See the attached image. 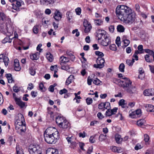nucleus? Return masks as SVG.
I'll return each instance as SVG.
<instances>
[{
    "label": "nucleus",
    "mask_w": 154,
    "mask_h": 154,
    "mask_svg": "<svg viewBox=\"0 0 154 154\" xmlns=\"http://www.w3.org/2000/svg\"><path fill=\"white\" fill-rule=\"evenodd\" d=\"M76 14L78 15H80L81 13V10L80 8H78L75 10Z\"/></svg>",
    "instance_id": "8fccbe9b"
},
{
    "label": "nucleus",
    "mask_w": 154,
    "mask_h": 154,
    "mask_svg": "<svg viewBox=\"0 0 154 154\" xmlns=\"http://www.w3.org/2000/svg\"><path fill=\"white\" fill-rule=\"evenodd\" d=\"M5 27V22H3L2 23H0V31L4 34L6 33L5 31H4V28Z\"/></svg>",
    "instance_id": "c756f323"
},
{
    "label": "nucleus",
    "mask_w": 154,
    "mask_h": 154,
    "mask_svg": "<svg viewBox=\"0 0 154 154\" xmlns=\"http://www.w3.org/2000/svg\"><path fill=\"white\" fill-rule=\"evenodd\" d=\"M6 23H11V20L10 18L6 16L5 19V21Z\"/></svg>",
    "instance_id": "052dcab7"
},
{
    "label": "nucleus",
    "mask_w": 154,
    "mask_h": 154,
    "mask_svg": "<svg viewBox=\"0 0 154 154\" xmlns=\"http://www.w3.org/2000/svg\"><path fill=\"white\" fill-rule=\"evenodd\" d=\"M125 47L127 46L130 43V41L129 40H126L123 41Z\"/></svg>",
    "instance_id": "603ef678"
},
{
    "label": "nucleus",
    "mask_w": 154,
    "mask_h": 154,
    "mask_svg": "<svg viewBox=\"0 0 154 154\" xmlns=\"http://www.w3.org/2000/svg\"><path fill=\"white\" fill-rule=\"evenodd\" d=\"M109 31L112 33L113 32L114 30V27L113 26L111 25L109 26Z\"/></svg>",
    "instance_id": "bf43d9fd"
},
{
    "label": "nucleus",
    "mask_w": 154,
    "mask_h": 154,
    "mask_svg": "<svg viewBox=\"0 0 154 154\" xmlns=\"http://www.w3.org/2000/svg\"><path fill=\"white\" fill-rule=\"evenodd\" d=\"M125 101L123 99H121L119 100V104L123 108L127 107L125 103Z\"/></svg>",
    "instance_id": "5701e85b"
},
{
    "label": "nucleus",
    "mask_w": 154,
    "mask_h": 154,
    "mask_svg": "<svg viewBox=\"0 0 154 154\" xmlns=\"http://www.w3.org/2000/svg\"><path fill=\"white\" fill-rule=\"evenodd\" d=\"M145 96H149L154 95V89H150L145 90L143 92Z\"/></svg>",
    "instance_id": "ddd939ff"
},
{
    "label": "nucleus",
    "mask_w": 154,
    "mask_h": 154,
    "mask_svg": "<svg viewBox=\"0 0 154 154\" xmlns=\"http://www.w3.org/2000/svg\"><path fill=\"white\" fill-rule=\"evenodd\" d=\"M95 53L96 55L99 56L101 57H103L104 55L103 54L102 52L99 51H95Z\"/></svg>",
    "instance_id": "c03bdc74"
},
{
    "label": "nucleus",
    "mask_w": 154,
    "mask_h": 154,
    "mask_svg": "<svg viewBox=\"0 0 154 154\" xmlns=\"http://www.w3.org/2000/svg\"><path fill=\"white\" fill-rule=\"evenodd\" d=\"M149 140V136L146 134L144 135V140L145 142H147Z\"/></svg>",
    "instance_id": "13d9d810"
},
{
    "label": "nucleus",
    "mask_w": 154,
    "mask_h": 154,
    "mask_svg": "<svg viewBox=\"0 0 154 154\" xmlns=\"http://www.w3.org/2000/svg\"><path fill=\"white\" fill-rule=\"evenodd\" d=\"M67 18L69 22H71V19L72 18V13L69 12H67L66 13Z\"/></svg>",
    "instance_id": "f704fd0d"
},
{
    "label": "nucleus",
    "mask_w": 154,
    "mask_h": 154,
    "mask_svg": "<svg viewBox=\"0 0 154 154\" xmlns=\"http://www.w3.org/2000/svg\"><path fill=\"white\" fill-rule=\"evenodd\" d=\"M106 139V135H104L103 134H100L99 137V140L100 141L105 140Z\"/></svg>",
    "instance_id": "7c9ffc66"
},
{
    "label": "nucleus",
    "mask_w": 154,
    "mask_h": 154,
    "mask_svg": "<svg viewBox=\"0 0 154 154\" xmlns=\"http://www.w3.org/2000/svg\"><path fill=\"white\" fill-rule=\"evenodd\" d=\"M6 16L3 12H0V20L5 22Z\"/></svg>",
    "instance_id": "c85d7f7f"
},
{
    "label": "nucleus",
    "mask_w": 154,
    "mask_h": 154,
    "mask_svg": "<svg viewBox=\"0 0 154 154\" xmlns=\"http://www.w3.org/2000/svg\"><path fill=\"white\" fill-rule=\"evenodd\" d=\"M30 58L32 60H37L39 58V54L36 53L30 55Z\"/></svg>",
    "instance_id": "aec40b11"
},
{
    "label": "nucleus",
    "mask_w": 154,
    "mask_h": 154,
    "mask_svg": "<svg viewBox=\"0 0 154 154\" xmlns=\"http://www.w3.org/2000/svg\"><path fill=\"white\" fill-rule=\"evenodd\" d=\"M54 2V0H47V1L46 5L53 4Z\"/></svg>",
    "instance_id": "e2e57ef3"
},
{
    "label": "nucleus",
    "mask_w": 154,
    "mask_h": 154,
    "mask_svg": "<svg viewBox=\"0 0 154 154\" xmlns=\"http://www.w3.org/2000/svg\"><path fill=\"white\" fill-rule=\"evenodd\" d=\"M117 16L121 20L125 23L131 24L135 21V14L131 9L124 5H118L116 9Z\"/></svg>",
    "instance_id": "f257e3e1"
},
{
    "label": "nucleus",
    "mask_w": 154,
    "mask_h": 154,
    "mask_svg": "<svg viewBox=\"0 0 154 154\" xmlns=\"http://www.w3.org/2000/svg\"><path fill=\"white\" fill-rule=\"evenodd\" d=\"M105 60L104 59L101 57L97 58V64L94 65V67L97 68L101 69L103 68L104 66Z\"/></svg>",
    "instance_id": "39448f33"
},
{
    "label": "nucleus",
    "mask_w": 154,
    "mask_h": 154,
    "mask_svg": "<svg viewBox=\"0 0 154 154\" xmlns=\"http://www.w3.org/2000/svg\"><path fill=\"white\" fill-rule=\"evenodd\" d=\"M9 60L8 58L5 56H4L3 62H4L5 65L7 66L8 65V63Z\"/></svg>",
    "instance_id": "37998d69"
},
{
    "label": "nucleus",
    "mask_w": 154,
    "mask_h": 154,
    "mask_svg": "<svg viewBox=\"0 0 154 154\" xmlns=\"http://www.w3.org/2000/svg\"><path fill=\"white\" fill-rule=\"evenodd\" d=\"M109 49L113 51H116L117 50V48L116 45L115 44H112L109 47Z\"/></svg>",
    "instance_id": "ea45409f"
},
{
    "label": "nucleus",
    "mask_w": 154,
    "mask_h": 154,
    "mask_svg": "<svg viewBox=\"0 0 154 154\" xmlns=\"http://www.w3.org/2000/svg\"><path fill=\"white\" fill-rule=\"evenodd\" d=\"M100 42V44L103 46H106L111 43L110 37L108 35L106 36Z\"/></svg>",
    "instance_id": "0eeeda50"
},
{
    "label": "nucleus",
    "mask_w": 154,
    "mask_h": 154,
    "mask_svg": "<svg viewBox=\"0 0 154 154\" xmlns=\"http://www.w3.org/2000/svg\"><path fill=\"white\" fill-rule=\"evenodd\" d=\"M47 59L50 62H52L53 60L52 55L50 53H48L46 55Z\"/></svg>",
    "instance_id": "cd10ccee"
},
{
    "label": "nucleus",
    "mask_w": 154,
    "mask_h": 154,
    "mask_svg": "<svg viewBox=\"0 0 154 154\" xmlns=\"http://www.w3.org/2000/svg\"><path fill=\"white\" fill-rule=\"evenodd\" d=\"M96 135L94 136H91L89 139V141L91 143H94L95 141V140L94 139V137L96 136Z\"/></svg>",
    "instance_id": "de8ad7c7"
},
{
    "label": "nucleus",
    "mask_w": 154,
    "mask_h": 154,
    "mask_svg": "<svg viewBox=\"0 0 154 154\" xmlns=\"http://www.w3.org/2000/svg\"><path fill=\"white\" fill-rule=\"evenodd\" d=\"M69 58L64 57V56H62L60 58V61L61 63H67L69 62Z\"/></svg>",
    "instance_id": "393cba45"
},
{
    "label": "nucleus",
    "mask_w": 154,
    "mask_h": 154,
    "mask_svg": "<svg viewBox=\"0 0 154 154\" xmlns=\"http://www.w3.org/2000/svg\"><path fill=\"white\" fill-rule=\"evenodd\" d=\"M15 129L17 132L20 134L26 131V127L24 122H15Z\"/></svg>",
    "instance_id": "20e7f679"
},
{
    "label": "nucleus",
    "mask_w": 154,
    "mask_h": 154,
    "mask_svg": "<svg viewBox=\"0 0 154 154\" xmlns=\"http://www.w3.org/2000/svg\"><path fill=\"white\" fill-rule=\"evenodd\" d=\"M93 100L92 98H87L86 99V103L88 105H90L92 103Z\"/></svg>",
    "instance_id": "3c124183"
},
{
    "label": "nucleus",
    "mask_w": 154,
    "mask_h": 154,
    "mask_svg": "<svg viewBox=\"0 0 154 154\" xmlns=\"http://www.w3.org/2000/svg\"><path fill=\"white\" fill-rule=\"evenodd\" d=\"M101 82L97 78L93 81V83L97 85H99Z\"/></svg>",
    "instance_id": "c9c22d12"
},
{
    "label": "nucleus",
    "mask_w": 154,
    "mask_h": 154,
    "mask_svg": "<svg viewBox=\"0 0 154 154\" xmlns=\"http://www.w3.org/2000/svg\"><path fill=\"white\" fill-rule=\"evenodd\" d=\"M6 77L8 79V82L9 83H11L14 82V80L12 77V75L10 74H8L6 75Z\"/></svg>",
    "instance_id": "412c9836"
},
{
    "label": "nucleus",
    "mask_w": 154,
    "mask_h": 154,
    "mask_svg": "<svg viewBox=\"0 0 154 154\" xmlns=\"http://www.w3.org/2000/svg\"><path fill=\"white\" fill-rule=\"evenodd\" d=\"M116 43L118 47L121 45L120 38V37H117L116 40Z\"/></svg>",
    "instance_id": "79ce46f5"
},
{
    "label": "nucleus",
    "mask_w": 154,
    "mask_h": 154,
    "mask_svg": "<svg viewBox=\"0 0 154 154\" xmlns=\"http://www.w3.org/2000/svg\"><path fill=\"white\" fill-rule=\"evenodd\" d=\"M131 112V111H129V116L131 117L132 118H134L136 117V115L135 113H134V112Z\"/></svg>",
    "instance_id": "09e8293b"
},
{
    "label": "nucleus",
    "mask_w": 154,
    "mask_h": 154,
    "mask_svg": "<svg viewBox=\"0 0 154 154\" xmlns=\"http://www.w3.org/2000/svg\"><path fill=\"white\" fill-rule=\"evenodd\" d=\"M145 122L144 119L139 120L137 121V125L139 126H141L144 124Z\"/></svg>",
    "instance_id": "2f4dec72"
},
{
    "label": "nucleus",
    "mask_w": 154,
    "mask_h": 154,
    "mask_svg": "<svg viewBox=\"0 0 154 154\" xmlns=\"http://www.w3.org/2000/svg\"><path fill=\"white\" fill-rule=\"evenodd\" d=\"M69 126V122L65 119L64 122H63L60 124L59 126L63 128H66Z\"/></svg>",
    "instance_id": "f3484780"
},
{
    "label": "nucleus",
    "mask_w": 154,
    "mask_h": 154,
    "mask_svg": "<svg viewBox=\"0 0 154 154\" xmlns=\"http://www.w3.org/2000/svg\"><path fill=\"white\" fill-rule=\"evenodd\" d=\"M24 119L23 116L21 114H18L16 118L15 122H24Z\"/></svg>",
    "instance_id": "6ab92c4d"
},
{
    "label": "nucleus",
    "mask_w": 154,
    "mask_h": 154,
    "mask_svg": "<svg viewBox=\"0 0 154 154\" xmlns=\"http://www.w3.org/2000/svg\"><path fill=\"white\" fill-rule=\"evenodd\" d=\"M15 102L16 104L19 106L21 108H26L27 106L26 103L23 102L20 98Z\"/></svg>",
    "instance_id": "4468645a"
},
{
    "label": "nucleus",
    "mask_w": 154,
    "mask_h": 154,
    "mask_svg": "<svg viewBox=\"0 0 154 154\" xmlns=\"http://www.w3.org/2000/svg\"><path fill=\"white\" fill-rule=\"evenodd\" d=\"M65 119V118H64L61 115H60L56 117V122L57 125L59 126L60 125V124L62 122H64Z\"/></svg>",
    "instance_id": "f8f14e48"
},
{
    "label": "nucleus",
    "mask_w": 154,
    "mask_h": 154,
    "mask_svg": "<svg viewBox=\"0 0 154 154\" xmlns=\"http://www.w3.org/2000/svg\"><path fill=\"white\" fill-rule=\"evenodd\" d=\"M83 25L85 28L84 29L85 32L87 33L90 32L92 27L90 23L86 20H84L83 22Z\"/></svg>",
    "instance_id": "6e6552de"
},
{
    "label": "nucleus",
    "mask_w": 154,
    "mask_h": 154,
    "mask_svg": "<svg viewBox=\"0 0 154 154\" xmlns=\"http://www.w3.org/2000/svg\"><path fill=\"white\" fill-rule=\"evenodd\" d=\"M145 107L146 108V110L150 112H154V106L151 104H146Z\"/></svg>",
    "instance_id": "a211bd4d"
},
{
    "label": "nucleus",
    "mask_w": 154,
    "mask_h": 154,
    "mask_svg": "<svg viewBox=\"0 0 154 154\" xmlns=\"http://www.w3.org/2000/svg\"><path fill=\"white\" fill-rule=\"evenodd\" d=\"M54 85H51L50 86L48 89L49 91L51 92H53L54 90V87L55 86V84Z\"/></svg>",
    "instance_id": "5fc2aeb1"
},
{
    "label": "nucleus",
    "mask_w": 154,
    "mask_h": 154,
    "mask_svg": "<svg viewBox=\"0 0 154 154\" xmlns=\"http://www.w3.org/2000/svg\"><path fill=\"white\" fill-rule=\"evenodd\" d=\"M38 25H36L33 28V32L35 34H37L38 32Z\"/></svg>",
    "instance_id": "a18cd8bd"
},
{
    "label": "nucleus",
    "mask_w": 154,
    "mask_h": 154,
    "mask_svg": "<svg viewBox=\"0 0 154 154\" xmlns=\"http://www.w3.org/2000/svg\"><path fill=\"white\" fill-rule=\"evenodd\" d=\"M44 137L45 141L49 144L55 143L59 138V134L57 130L55 128L50 127L45 130Z\"/></svg>",
    "instance_id": "f03ea898"
},
{
    "label": "nucleus",
    "mask_w": 154,
    "mask_h": 154,
    "mask_svg": "<svg viewBox=\"0 0 154 154\" xmlns=\"http://www.w3.org/2000/svg\"><path fill=\"white\" fill-rule=\"evenodd\" d=\"M94 24L96 26H100L103 23V21L100 19H97L94 20Z\"/></svg>",
    "instance_id": "a878e982"
},
{
    "label": "nucleus",
    "mask_w": 154,
    "mask_h": 154,
    "mask_svg": "<svg viewBox=\"0 0 154 154\" xmlns=\"http://www.w3.org/2000/svg\"><path fill=\"white\" fill-rule=\"evenodd\" d=\"M124 81H122L120 79H116V82L118 85L122 87L127 92L130 93L132 94L135 93L136 91L135 87L132 85V82L127 78H122Z\"/></svg>",
    "instance_id": "7ed1b4c3"
},
{
    "label": "nucleus",
    "mask_w": 154,
    "mask_h": 154,
    "mask_svg": "<svg viewBox=\"0 0 154 154\" xmlns=\"http://www.w3.org/2000/svg\"><path fill=\"white\" fill-rule=\"evenodd\" d=\"M34 88L33 84L32 83H30L28 84V86L27 87V89L28 90H31Z\"/></svg>",
    "instance_id": "6e6d98bb"
},
{
    "label": "nucleus",
    "mask_w": 154,
    "mask_h": 154,
    "mask_svg": "<svg viewBox=\"0 0 154 154\" xmlns=\"http://www.w3.org/2000/svg\"><path fill=\"white\" fill-rule=\"evenodd\" d=\"M85 131H83L82 133H80L79 134V136L80 137H82L84 138L85 137Z\"/></svg>",
    "instance_id": "680f3d73"
},
{
    "label": "nucleus",
    "mask_w": 154,
    "mask_h": 154,
    "mask_svg": "<svg viewBox=\"0 0 154 154\" xmlns=\"http://www.w3.org/2000/svg\"><path fill=\"white\" fill-rule=\"evenodd\" d=\"M29 151L30 154H39L40 152L39 147L34 145L30 146Z\"/></svg>",
    "instance_id": "423d86ee"
},
{
    "label": "nucleus",
    "mask_w": 154,
    "mask_h": 154,
    "mask_svg": "<svg viewBox=\"0 0 154 154\" xmlns=\"http://www.w3.org/2000/svg\"><path fill=\"white\" fill-rule=\"evenodd\" d=\"M54 17L56 20L58 21L61 19L62 17V14L59 10H56L54 12Z\"/></svg>",
    "instance_id": "9b49d317"
},
{
    "label": "nucleus",
    "mask_w": 154,
    "mask_h": 154,
    "mask_svg": "<svg viewBox=\"0 0 154 154\" xmlns=\"http://www.w3.org/2000/svg\"><path fill=\"white\" fill-rule=\"evenodd\" d=\"M106 115L108 116H111L112 115H113L112 113V111L110 109H108L106 113Z\"/></svg>",
    "instance_id": "49530a36"
},
{
    "label": "nucleus",
    "mask_w": 154,
    "mask_h": 154,
    "mask_svg": "<svg viewBox=\"0 0 154 154\" xmlns=\"http://www.w3.org/2000/svg\"><path fill=\"white\" fill-rule=\"evenodd\" d=\"M29 73L32 75H34L35 74V71L33 68L31 67L29 69Z\"/></svg>",
    "instance_id": "e433bc0d"
},
{
    "label": "nucleus",
    "mask_w": 154,
    "mask_h": 154,
    "mask_svg": "<svg viewBox=\"0 0 154 154\" xmlns=\"http://www.w3.org/2000/svg\"><path fill=\"white\" fill-rule=\"evenodd\" d=\"M141 145L139 144H137L136 146L134 148V149L136 150H138V149H141Z\"/></svg>",
    "instance_id": "774afa93"
},
{
    "label": "nucleus",
    "mask_w": 154,
    "mask_h": 154,
    "mask_svg": "<svg viewBox=\"0 0 154 154\" xmlns=\"http://www.w3.org/2000/svg\"><path fill=\"white\" fill-rule=\"evenodd\" d=\"M117 29L118 31L119 32H123L125 30L124 27L121 25H118L117 26Z\"/></svg>",
    "instance_id": "bb28decb"
},
{
    "label": "nucleus",
    "mask_w": 154,
    "mask_h": 154,
    "mask_svg": "<svg viewBox=\"0 0 154 154\" xmlns=\"http://www.w3.org/2000/svg\"><path fill=\"white\" fill-rule=\"evenodd\" d=\"M14 68L16 71H19L21 69V67L19 64V62L18 60L15 59L14 60Z\"/></svg>",
    "instance_id": "dca6fc26"
},
{
    "label": "nucleus",
    "mask_w": 154,
    "mask_h": 154,
    "mask_svg": "<svg viewBox=\"0 0 154 154\" xmlns=\"http://www.w3.org/2000/svg\"><path fill=\"white\" fill-rule=\"evenodd\" d=\"M98 108L100 109H102L103 108H104V103H101L99 104L98 106Z\"/></svg>",
    "instance_id": "4d7b16f0"
},
{
    "label": "nucleus",
    "mask_w": 154,
    "mask_h": 154,
    "mask_svg": "<svg viewBox=\"0 0 154 154\" xmlns=\"http://www.w3.org/2000/svg\"><path fill=\"white\" fill-rule=\"evenodd\" d=\"M106 32L105 31L102 29H98L97 31V35L98 39H101L105 37L107 35H106Z\"/></svg>",
    "instance_id": "1a4fd4ad"
},
{
    "label": "nucleus",
    "mask_w": 154,
    "mask_h": 154,
    "mask_svg": "<svg viewBox=\"0 0 154 154\" xmlns=\"http://www.w3.org/2000/svg\"><path fill=\"white\" fill-rule=\"evenodd\" d=\"M125 68V66L124 64L123 63H121L119 66V71L122 72H124Z\"/></svg>",
    "instance_id": "72a5a7b5"
},
{
    "label": "nucleus",
    "mask_w": 154,
    "mask_h": 154,
    "mask_svg": "<svg viewBox=\"0 0 154 154\" xmlns=\"http://www.w3.org/2000/svg\"><path fill=\"white\" fill-rule=\"evenodd\" d=\"M93 80H92L90 77H88L87 79V82L88 84L89 85H91V84L92 82H93Z\"/></svg>",
    "instance_id": "0e129e2a"
},
{
    "label": "nucleus",
    "mask_w": 154,
    "mask_h": 154,
    "mask_svg": "<svg viewBox=\"0 0 154 154\" xmlns=\"http://www.w3.org/2000/svg\"><path fill=\"white\" fill-rule=\"evenodd\" d=\"M22 4H24V3L23 2L21 1H16V4H12V8L14 9L17 11H19V7L21 6Z\"/></svg>",
    "instance_id": "9d476101"
},
{
    "label": "nucleus",
    "mask_w": 154,
    "mask_h": 154,
    "mask_svg": "<svg viewBox=\"0 0 154 154\" xmlns=\"http://www.w3.org/2000/svg\"><path fill=\"white\" fill-rule=\"evenodd\" d=\"M74 79V76L73 75H71L68 78L66 82V84L68 85L72 82V80Z\"/></svg>",
    "instance_id": "b1692460"
},
{
    "label": "nucleus",
    "mask_w": 154,
    "mask_h": 154,
    "mask_svg": "<svg viewBox=\"0 0 154 154\" xmlns=\"http://www.w3.org/2000/svg\"><path fill=\"white\" fill-rule=\"evenodd\" d=\"M104 108L106 109H109L110 108V103L108 102H106L104 103Z\"/></svg>",
    "instance_id": "a19ab883"
},
{
    "label": "nucleus",
    "mask_w": 154,
    "mask_h": 154,
    "mask_svg": "<svg viewBox=\"0 0 154 154\" xmlns=\"http://www.w3.org/2000/svg\"><path fill=\"white\" fill-rule=\"evenodd\" d=\"M57 65H55L54 66H51L50 69H51V70L54 71V72H55V70H56H56H57Z\"/></svg>",
    "instance_id": "69168bd1"
},
{
    "label": "nucleus",
    "mask_w": 154,
    "mask_h": 154,
    "mask_svg": "<svg viewBox=\"0 0 154 154\" xmlns=\"http://www.w3.org/2000/svg\"><path fill=\"white\" fill-rule=\"evenodd\" d=\"M115 138L116 143H120L122 141L121 136L119 134H116L115 135Z\"/></svg>",
    "instance_id": "4be33fe9"
},
{
    "label": "nucleus",
    "mask_w": 154,
    "mask_h": 154,
    "mask_svg": "<svg viewBox=\"0 0 154 154\" xmlns=\"http://www.w3.org/2000/svg\"><path fill=\"white\" fill-rule=\"evenodd\" d=\"M134 62V58L132 59V60H126V63L129 66H132L133 63Z\"/></svg>",
    "instance_id": "473e14b6"
},
{
    "label": "nucleus",
    "mask_w": 154,
    "mask_h": 154,
    "mask_svg": "<svg viewBox=\"0 0 154 154\" xmlns=\"http://www.w3.org/2000/svg\"><path fill=\"white\" fill-rule=\"evenodd\" d=\"M42 21L44 24H48L49 22V20L45 18H43Z\"/></svg>",
    "instance_id": "338daca9"
},
{
    "label": "nucleus",
    "mask_w": 154,
    "mask_h": 154,
    "mask_svg": "<svg viewBox=\"0 0 154 154\" xmlns=\"http://www.w3.org/2000/svg\"><path fill=\"white\" fill-rule=\"evenodd\" d=\"M145 52L151 55H153L154 54V52L152 50L149 49H146L145 50Z\"/></svg>",
    "instance_id": "58836bf2"
},
{
    "label": "nucleus",
    "mask_w": 154,
    "mask_h": 154,
    "mask_svg": "<svg viewBox=\"0 0 154 154\" xmlns=\"http://www.w3.org/2000/svg\"><path fill=\"white\" fill-rule=\"evenodd\" d=\"M67 92V90L65 88H64L62 90H60L59 92V94L62 95L63 94H65Z\"/></svg>",
    "instance_id": "864d4df0"
},
{
    "label": "nucleus",
    "mask_w": 154,
    "mask_h": 154,
    "mask_svg": "<svg viewBox=\"0 0 154 154\" xmlns=\"http://www.w3.org/2000/svg\"><path fill=\"white\" fill-rule=\"evenodd\" d=\"M46 154H58V152L57 149L49 148L47 150Z\"/></svg>",
    "instance_id": "2eb2a0df"
},
{
    "label": "nucleus",
    "mask_w": 154,
    "mask_h": 154,
    "mask_svg": "<svg viewBox=\"0 0 154 154\" xmlns=\"http://www.w3.org/2000/svg\"><path fill=\"white\" fill-rule=\"evenodd\" d=\"M134 113H136V116H140L141 115V110L140 109H137L136 111H134Z\"/></svg>",
    "instance_id": "4c0bfd02"
}]
</instances>
